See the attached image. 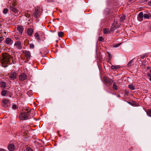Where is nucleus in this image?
Segmentation results:
<instances>
[{"label": "nucleus", "mask_w": 151, "mask_h": 151, "mask_svg": "<svg viewBox=\"0 0 151 151\" xmlns=\"http://www.w3.org/2000/svg\"><path fill=\"white\" fill-rule=\"evenodd\" d=\"M4 39V37H0V42H1V41H2Z\"/></svg>", "instance_id": "f704fd0d"}, {"label": "nucleus", "mask_w": 151, "mask_h": 151, "mask_svg": "<svg viewBox=\"0 0 151 151\" xmlns=\"http://www.w3.org/2000/svg\"><path fill=\"white\" fill-rule=\"evenodd\" d=\"M129 1H131L132 0H129Z\"/></svg>", "instance_id": "4d7b16f0"}, {"label": "nucleus", "mask_w": 151, "mask_h": 151, "mask_svg": "<svg viewBox=\"0 0 151 151\" xmlns=\"http://www.w3.org/2000/svg\"><path fill=\"white\" fill-rule=\"evenodd\" d=\"M148 69H150V68H149V67H148Z\"/></svg>", "instance_id": "864d4df0"}, {"label": "nucleus", "mask_w": 151, "mask_h": 151, "mask_svg": "<svg viewBox=\"0 0 151 151\" xmlns=\"http://www.w3.org/2000/svg\"><path fill=\"white\" fill-rule=\"evenodd\" d=\"M25 56L28 60L30 58V54L29 52L28 51H25L24 52Z\"/></svg>", "instance_id": "4468645a"}, {"label": "nucleus", "mask_w": 151, "mask_h": 151, "mask_svg": "<svg viewBox=\"0 0 151 151\" xmlns=\"http://www.w3.org/2000/svg\"><path fill=\"white\" fill-rule=\"evenodd\" d=\"M10 10L15 13H17L19 11V10L16 8L14 6H10Z\"/></svg>", "instance_id": "1a4fd4ad"}, {"label": "nucleus", "mask_w": 151, "mask_h": 151, "mask_svg": "<svg viewBox=\"0 0 151 151\" xmlns=\"http://www.w3.org/2000/svg\"><path fill=\"white\" fill-rule=\"evenodd\" d=\"M35 37L36 39L37 40H40V37H39V34L37 33H35Z\"/></svg>", "instance_id": "5701e85b"}, {"label": "nucleus", "mask_w": 151, "mask_h": 151, "mask_svg": "<svg viewBox=\"0 0 151 151\" xmlns=\"http://www.w3.org/2000/svg\"><path fill=\"white\" fill-rule=\"evenodd\" d=\"M133 63V61L132 60H131L128 63V64H127V66L128 67H129V68L132 65Z\"/></svg>", "instance_id": "6ab92c4d"}, {"label": "nucleus", "mask_w": 151, "mask_h": 151, "mask_svg": "<svg viewBox=\"0 0 151 151\" xmlns=\"http://www.w3.org/2000/svg\"><path fill=\"white\" fill-rule=\"evenodd\" d=\"M7 93V91L5 90H3L2 91L1 94L2 96H5L6 95Z\"/></svg>", "instance_id": "4be33fe9"}, {"label": "nucleus", "mask_w": 151, "mask_h": 151, "mask_svg": "<svg viewBox=\"0 0 151 151\" xmlns=\"http://www.w3.org/2000/svg\"><path fill=\"white\" fill-rule=\"evenodd\" d=\"M143 17L144 18L146 19H149L150 16H149L147 14H145L143 15Z\"/></svg>", "instance_id": "bb28decb"}, {"label": "nucleus", "mask_w": 151, "mask_h": 151, "mask_svg": "<svg viewBox=\"0 0 151 151\" xmlns=\"http://www.w3.org/2000/svg\"><path fill=\"white\" fill-rule=\"evenodd\" d=\"M22 44L20 41H18L15 42L14 44V46L16 47L19 50H21L22 48Z\"/></svg>", "instance_id": "20e7f679"}, {"label": "nucleus", "mask_w": 151, "mask_h": 151, "mask_svg": "<svg viewBox=\"0 0 151 151\" xmlns=\"http://www.w3.org/2000/svg\"><path fill=\"white\" fill-rule=\"evenodd\" d=\"M8 150L10 151H13L14 150V146L13 144H10L8 147Z\"/></svg>", "instance_id": "9b49d317"}, {"label": "nucleus", "mask_w": 151, "mask_h": 151, "mask_svg": "<svg viewBox=\"0 0 151 151\" xmlns=\"http://www.w3.org/2000/svg\"><path fill=\"white\" fill-rule=\"evenodd\" d=\"M19 78L20 80L23 81L26 79L27 78V77L25 73H21L19 76Z\"/></svg>", "instance_id": "0eeeda50"}, {"label": "nucleus", "mask_w": 151, "mask_h": 151, "mask_svg": "<svg viewBox=\"0 0 151 151\" xmlns=\"http://www.w3.org/2000/svg\"><path fill=\"white\" fill-rule=\"evenodd\" d=\"M113 88L115 90H117L118 89L117 86L115 84V83H114L113 84Z\"/></svg>", "instance_id": "b1692460"}, {"label": "nucleus", "mask_w": 151, "mask_h": 151, "mask_svg": "<svg viewBox=\"0 0 151 151\" xmlns=\"http://www.w3.org/2000/svg\"><path fill=\"white\" fill-rule=\"evenodd\" d=\"M56 19L58 20H59V19L58 18H57Z\"/></svg>", "instance_id": "de8ad7c7"}, {"label": "nucleus", "mask_w": 151, "mask_h": 151, "mask_svg": "<svg viewBox=\"0 0 151 151\" xmlns=\"http://www.w3.org/2000/svg\"><path fill=\"white\" fill-rule=\"evenodd\" d=\"M30 47L31 48H34V45L33 44H30L29 45Z\"/></svg>", "instance_id": "72a5a7b5"}, {"label": "nucleus", "mask_w": 151, "mask_h": 151, "mask_svg": "<svg viewBox=\"0 0 151 151\" xmlns=\"http://www.w3.org/2000/svg\"><path fill=\"white\" fill-rule=\"evenodd\" d=\"M9 10L6 8L4 9L3 10V13L4 14H6L8 12Z\"/></svg>", "instance_id": "cd10ccee"}, {"label": "nucleus", "mask_w": 151, "mask_h": 151, "mask_svg": "<svg viewBox=\"0 0 151 151\" xmlns=\"http://www.w3.org/2000/svg\"><path fill=\"white\" fill-rule=\"evenodd\" d=\"M0 86L2 88H5L6 86V83L4 82H0Z\"/></svg>", "instance_id": "f3484780"}, {"label": "nucleus", "mask_w": 151, "mask_h": 151, "mask_svg": "<svg viewBox=\"0 0 151 151\" xmlns=\"http://www.w3.org/2000/svg\"><path fill=\"white\" fill-rule=\"evenodd\" d=\"M127 103H129V104H131V103L130 102H127Z\"/></svg>", "instance_id": "49530a36"}, {"label": "nucleus", "mask_w": 151, "mask_h": 151, "mask_svg": "<svg viewBox=\"0 0 151 151\" xmlns=\"http://www.w3.org/2000/svg\"><path fill=\"white\" fill-rule=\"evenodd\" d=\"M114 28H115V26L114 25H112L110 29L111 31L114 30Z\"/></svg>", "instance_id": "2f4dec72"}, {"label": "nucleus", "mask_w": 151, "mask_h": 151, "mask_svg": "<svg viewBox=\"0 0 151 151\" xmlns=\"http://www.w3.org/2000/svg\"><path fill=\"white\" fill-rule=\"evenodd\" d=\"M111 31L110 30L106 28H104L103 29V33L104 34L110 33Z\"/></svg>", "instance_id": "2eb2a0df"}, {"label": "nucleus", "mask_w": 151, "mask_h": 151, "mask_svg": "<svg viewBox=\"0 0 151 151\" xmlns=\"http://www.w3.org/2000/svg\"><path fill=\"white\" fill-rule=\"evenodd\" d=\"M12 108L14 109H16L17 108V106L16 105H13L12 106Z\"/></svg>", "instance_id": "473e14b6"}, {"label": "nucleus", "mask_w": 151, "mask_h": 151, "mask_svg": "<svg viewBox=\"0 0 151 151\" xmlns=\"http://www.w3.org/2000/svg\"><path fill=\"white\" fill-rule=\"evenodd\" d=\"M26 151H33L32 149L29 147H27Z\"/></svg>", "instance_id": "c85d7f7f"}, {"label": "nucleus", "mask_w": 151, "mask_h": 151, "mask_svg": "<svg viewBox=\"0 0 151 151\" xmlns=\"http://www.w3.org/2000/svg\"><path fill=\"white\" fill-rule=\"evenodd\" d=\"M26 127V126L25 125H24V126H23V127L24 128H25Z\"/></svg>", "instance_id": "79ce46f5"}, {"label": "nucleus", "mask_w": 151, "mask_h": 151, "mask_svg": "<svg viewBox=\"0 0 151 151\" xmlns=\"http://www.w3.org/2000/svg\"><path fill=\"white\" fill-rule=\"evenodd\" d=\"M150 72L151 73V69L150 70Z\"/></svg>", "instance_id": "603ef678"}, {"label": "nucleus", "mask_w": 151, "mask_h": 151, "mask_svg": "<svg viewBox=\"0 0 151 151\" xmlns=\"http://www.w3.org/2000/svg\"><path fill=\"white\" fill-rule=\"evenodd\" d=\"M103 79L104 82L105 83H108L110 85H112L113 82V81L112 80L106 77H104Z\"/></svg>", "instance_id": "39448f33"}, {"label": "nucleus", "mask_w": 151, "mask_h": 151, "mask_svg": "<svg viewBox=\"0 0 151 151\" xmlns=\"http://www.w3.org/2000/svg\"><path fill=\"white\" fill-rule=\"evenodd\" d=\"M150 27V28H151V26Z\"/></svg>", "instance_id": "6e6d98bb"}, {"label": "nucleus", "mask_w": 151, "mask_h": 151, "mask_svg": "<svg viewBox=\"0 0 151 151\" xmlns=\"http://www.w3.org/2000/svg\"><path fill=\"white\" fill-rule=\"evenodd\" d=\"M108 54L109 55V58H111V57L110 54L109 53H108Z\"/></svg>", "instance_id": "ea45409f"}, {"label": "nucleus", "mask_w": 151, "mask_h": 151, "mask_svg": "<svg viewBox=\"0 0 151 151\" xmlns=\"http://www.w3.org/2000/svg\"><path fill=\"white\" fill-rule=\"evenodd\" d=\"M15 38H16V39L17 40H18L19 39V38L18 37H16Z\"/></svg>", "instance_id": "37998d69"}, {"label": "nucleus", "mask_w": 151, "mask_h": 151, "mask_svg": "<svg viewBox=\"0 0 151 151\" xmlns=\"http://www.w3.org/2000/svg\"><path fill=\"white\" fill-rule=\"evenodd\" d=\"M40 12L37 9L35 8L34 13L35 17H38L39 15Z\"/></svg>", "instance_id": "f8f14e48"}, {"label": "nucleus", "mask_w": 151, "mask_h": 151, "mask_svg": "<svg viewBox=\"0 0 151 151\" xmlns=\"http://www.w3.org/2000/svg\"><path fill=\"white\" fill-rule=\"evenodd\" d=\"M125 16L124 15H121L120 17V20L121 22L123 21L125 19Z\"/></svg>", "instance_id": "412c9836"}, {"label": "nucleus", "mask_w": 151, "mask_h": 151, "mask_svg": "<svg viewBox=\"0 0 151 151\" xmlns=\"http://www.w3.org/2000/svg\"><path fill=\"white\" fill-rule=\"evenodd\" d=\"M150 80L151 81V77H150Z\"/></svg>", "instance_id": "09e8293b"}, {"label": "nucleus", "mask_w": 151, "mask_h": 151, "mask_svg": "<svg viewBox=\"0 0 151 151\" xmlns=\"http://www.w3.org/2000/svg\"><path fill=\"white\" fill-rule=\"evenodd\" d=\"M26 16L27 17H29L30 16V14H28Z\"/></svg>", "instance_id": "a19ab883"}, {"label": "nucleus", "mask_w": 151, "mask_h": 151, "mask_svg": "<svg viewBox=\"0 0 151 151\" xmlns=\"http://www.w3.org/2000/svg\"><path fill=\"white\" fill-rule=\"evenodd\" d=\"M64 33L62 32H60L58 33V35L59 37H62L63 36Z\"/></svg>", "instance_id": "a878e982"}, {"label": "nucleus", "mask_w": 151, "mask_h": 151, "mask_svg": "<svg viewBox=\"0 0 151 151\" xmlns=\"http://www.w3.org/2000/svg\"><path fill=\"white\" fill-rule=\"evenodd\" d=\"M12 61L13 63H14V62H13V60H12Z\"/></svg>", "instance_id": "8fccbe9b"}, {"label": "nucleus", "mask_w": 151, "mask_h": 151, "mask_svg": "<svg viewBox=\"0 0 151 151\" xmlns=\"http://www.w3.org/2000/svg\"><path fill=\"white\" fill-rule=\"evenodd\" d=\"M111 58H109L107 59V61L108 62H109L111 60Z\"/></svg>", "instance_id": "c9c22d12"}, {"label": "nucleus", "mask_w": 151, "mask_h": 151, "mask_svg": "<svg viewBox=\"0 0 151 151\" xmlns=\"http://www.w3.org/2000/svg\"><path fill=\"white\" fill-rule=\"evenodd\" d=\"M143 12H140L137 17V19L139 21H141L143 20Z\"/></svg>", "instance_id": "9d476101"}, {"label": "nucleus", "mask_w": 151, "mask_h": 151, "mask_svg": "<svg viewBox=\"0 0 151 151\" xmlns=\"http://www.w3.org/2000/svg\"><path fill=\"white\" fill-rule=\"evenodd\" d=\"M121 43H119L115 45H114L113 47H116L119 46L120 44H121Z\"/></svg>", "instance_id": "c756f323"}, {"label": "nucleus", "mask_w": 151, "mask_h": 151, "mask_svg": "<svg viewBox=\"0 0 151 151\" xmlns=\"http://www.w3.org/2000/svg\"><path fill=\"white\" fill-rule=\"evenodd\" d=\"M17 30L19 31V33L21 35L23 32V27L21 26H18L17 27Z\"/></svg>", "instance_id": "ddd939ff"}, {"label": "nucleus", "mask_w": 151, "mask_h": 151, "mask_svg": "<svg viewBox=\"0 0 151 151\" xmlns=\"http://www.w3.org/2000/svg\"><path fill=\"white\" fill-rule=\"evenodd\" d=\"M33 32V30L31 28L28 29L27 30V34L29 36H31Z\"/></svg>", "instance_id": "dca6fc26"}, {"label": "nucleus", "mask_w": 151, "mask_h": 151, "mask_svg": "<svg viewBox=\"0 0 151 151\" xmlns=\"http://www.w3.org/2000/svg\"><path fill=\"white\" fill-rule=\"evenodd\" d=\"M0 151H7L6 150L4 149H0Z\"/></svg>", "instance_id": "4c0bfd02"}, {"label": "nucleus", "mask_w": 151, "mask_h": 151, "mask_svg": "<svg viewBox=\"0 0 151 151\" xmlns=\"http://www.w3.org/2000/svg\"><path fill=\"white\" fill-rule=\"evenodd\" d=\"M59 136L60 137H61V135H60V134L59 135Z\"/></svg>", "instance_id": "3c124183"}, {"label": "nucleus", "mask_w": 151, "mask_h": 151, "mask_svg": "<svg viewBox=\"0 0 151 151\" xmlns=\"http://www.w3.org/2000/svg\"><path fill=\"white\" fill-rule=\"evenodd\" d=\"M118 97H120V96H119V95H118Z\"/></svg>", "instance_id": "5fc2aeb1"}, {"label": "nucleus", "mask_w": 151, "mask_h": 151, "mask_svg": "<svg viewBox=\"0 0 151 151\" xmlns=\"http://www.w3.org/2000/svg\"><path fill=\"white\" fill-rule=\"evenodd\" d=\"M147 113L148 116L151 117V110H148L147 112Z\"/></svg>", "instance_id": "393cba45"}, {"label": "nucleus", "mask_w": 151, "mask_h": 151, "mask_svg": "<svg viewBox=\"0 0 151 151\" xmlns=\"http://www.w3.org/2000/svg\"><path fill=\"white\" fill-rule=\"evenodd\" d=\"M128 87L132 90H134L135 88L134 86L132 84L129 85Z\"/></svg>", "instance_id": "aec40b11"}, {"label": "nucleus", "mask_w": 151, "mask_h": 151, "mask_svg": "<svg viewBox=\"0 0 151 151\" xmlns=\"http://www.w3.org/2000/svg\"><path fill=\"white\" fill-rule=\"evenodd\" d=\"M125 93H126L128 94L129 93V92L128 91H126Z\"/></svg>", "instance_id": "c03bdc74"}, {"label": "nucleus", "mask_w": 151, "mask_h": 151, "mask_svg": "<svg viewBox=\"0 0 151 151\" xmlns=\"http://www.w3.org/2000/svg\"><path fill=\"white\" fill-rule=\"evenodd\" d=\"M99 41L103 42L104 40L102 37H100L99 38Z\"/></svg>", "instance_id": "7c9ffc66"}, {"label": "nucleus", "mask_w": 151, "mask_h": 151, "mask_svg": "<svg viewBox=\"0 0 151 151\" xmlns=\"http://www.w3.org/2000/svg\"><path fill=\"white\" fill-rule=\"evenodd\" d=\"M9 105L10 103L9 100L5 99L3 100L2 103V106L3 107L5 108L7 107Z\"/></svg>", "instance_id": "423d86ee"}, {"label": "nucleus", "mask_w": 151, "mask_h": 151, "mask_svg": "<svg viewBox=\"0 0 151 151\" xmlns=\"http://www.w3.org/2000/svg\"><path fill=\"white\" fill-rule=\"evenodd\" d=\"M148 4L149 5L151 6V0L149 2Z\"/></svg>", "instance_id": "e433bc0d"}, {"label": "nucleus", "mask_w": 151, "mask_h": 151, "mask_svg": "<svg viewBox=\"0 0 151 151\" xmlns=\"http://www.w3.org/2000/svg\"><path fill=\"white\" fill-rule=\"evenodd\" d=\"M17 74L13 70L9 74V77L12 80H14L16 78Z\"/></svg>", "instance_id": "7ed1b4c3"}, {"label": "nucleus", "mask_w": 151, "mask_h": 151, "mask_svg": "<svg viewBox=\"0 0 151 151\" xmlns=\"http://www.w3.org/2000/svg\"><path fill=\"white\" fill-rule=\"evenodd\" d=\"M5 42L6 44L10 45H12L13 44V41L10 38L8 37L6 39Z\"/></svg>", "instance_id": "6e6552de"}, {"label": "nucleus", "mask_w": 151, "mask_h": 151, "mask_svg": "<svg viewBox=\"0 0 151 151\" xmlns=\"http://www.w3.org/2000/svg\"><path fill=\"white\" fill-rule=\"evenodd\" d=\"M31 92V91H28V92H27V93L28 94V93H29V92Z\"/></svg>", "instance_id": "a18cd8bd"}, {"label": "nucleus", "mask_w": 151, "mask_h": 151, "mask_svg": "<svg viewBox=\"0 0 151 151\" xmlns=\"http://www.w3.org/2000/svg\"><path fill=\"white\" fill-rule=\"evenodd\" d=\"M120 66L119 65L115 66L114 65H112L111 67V68L112 69H117L120 68Z\"/></svg>", "instance_id": "a211bd4d"}, {"label": "nucleus", "mask_w": 151, "mask_h": 151, "mask_svg": "<svg viewBox=\"0 0 151 151\" xmlns=\"http://www.w3.org/2000/svg\"><path fill=\"white\" fill-rule=\"evenodd\" d=\"M147 76L150 78L151 77V74L150 73H148L147 74Z\"/></svg>", "instance_id": "58836bf2"}, {"label": "nucleus", "mask_w": 151, "mask_h": 151, "mask_svg": "<svg viewBox=\"0 0 151 151\" xmlns=\"http://www.w3.org/2000/svg\"><path fill=\"white\" fill-rule=\"evenodd\" d=\"M1 60L0 62L1 65L4 67H6L8 66V64L10 63V61L12 59L10 55L6 53H4L1 54L0 57Z\"/></svg>", "instance_id": "f257e3e1"}, {"label": "nucleus", "mask_w": 151, "mask_h": 151, "mask_svg": "<svg viewBox=\"0 0 151 151\" xmlns=\"http://www.w3.org/2000/svg\"><path fill=\"white\" fill-rule=\"evenodd\" d=\"M33 112V110L29 111H27L21 113L20 115V117L21 119L23 120H27L32 118L34 115V114H32Z\"/></svg>", "instance_id": "f03ea898"}]
</instances>
